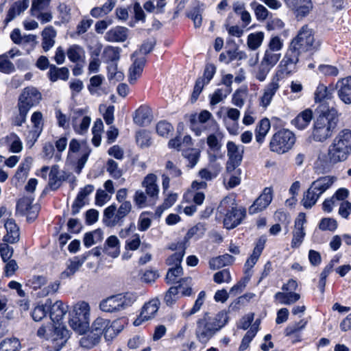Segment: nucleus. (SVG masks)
Here are the masks:
<instances>
[{"mask_svg":"<svg viewBox=\"0 0 351 351\" xmlns=\"http://www.w3.org/2000/svg\"><path fill=\"white\" fill-rule=\"evenodd\" d=\"M229 322V316L226 311H221L214 316L208 313L196 321L195 337L202 344H206L219 331Z\"/></svg>","mask_w":351,"mask_h":351,"instance_id":"obj_1","label":"nucleus"},{"mask_svg":"<svg viewBox=\"0 0 351 351\" xmlns=\"http://www.w3.org/2000/svg\"><path fill=\"white\" fill-rule=\"evenodd\" d=\"M338 123L339 116L336 109L332 108L322 112L314 122L313 139L316 142H324L332 136Z\"/></svg>","mask_w":351,"mask_h":351,"instance_id":"obj_2","label":"nucleus"},{"mask_svg":"<svg viewBox=\"0 0 351 351\" xmlns=\"http://www.w3.org/2000/svg\"><path fill=\"white\" fill-rule=\"evenodd\" d=\"M351 154V130L343 129L335 137L328 149L330 164L345 161Z\"/></svg>","mask_w":351,"mask_h":351,"instance_id":"obj_3","label":"nucleus"},{"mask_svg":"<svg viewBox=\"0 0 351 351\" xmlns=\"http://www.w3.org/2000/svg\"><path fill=\"white\" fill-rule=\"evenodd\" d=\"M337 178L334 176H326L319 177L313 181L310 187L304 193L301 201L306 209L311 208L317 202L319 197L331 187Z\"/></svg>","mask_w":351,"mask_h":351,"instance_id":"obj_4","label":"nucleus"},{"mask_svg":"<svg viewBox=\"0 0 351 351\" xmlns=\"http://www.w3.org/2000/svg\"><path fill=\"white\" fill-rule=\"evenodd\" d=\"M136 296L133 293H119L109 296L99 302V309L106 313H118L132 306Z\"/></svg>","mask_w":351,"mask_h":351,"instance_id":"obj_5","label":"nucleus"},{"mask_svg":"<svg viewBox=\"0 0 351 351\" xmlns=\"http://www.w3.org/2000/svg\"><path fill=\"white\" fill-rule=\"evenodd\" d=\"M320 46V41L315 38L313 29L307 25L303 26L297 36L292 40L290 47L299 53L306 51H317Z\"/></svg>","mask_w":351,"mask_h":351,"instance_id":"obj_6","label":"nucleus"},{"mask_svg":"<svg viewBox=\"0 0 351 351\" xmlns=\"http://www.w3.org/2000/svg\"><path fill=\"white\" fill-rule=\"evenodd\" d=\"M131 210L132 204L130 201L122 202L118 208L113 204L104 209L103 222L108 227L121 226L124 218L130 213Z\"/></svg>","mask_w":351,"mask_h":351,"instance_id":"obj_7","label":"nucleus"},{"mask_svg":"<svg viewBox=\"0 0 351 351\" xmlns=\"http://www.w3.org/2000/svg\"><path fill=\"white\" fill-rule=\"evenodd\" d=\"M218 211L224 215L223 226L231 230L239 226L245 217V210L230 206L226 199H223L218 206Z\"/></svg>","mask_w":351,"mask_h":351,"instance_id":"obj_8","label":"nucleus"},{"mask_svg":"<svg viewBox=\"0 0 351 351\" xmlns=\"http://www.w3.org/2000/svg\"><path fill=\"white\" fill-rule=\"evenodd\" d=\"M295 142V134L287 129H283L276 132L269 143L271 152L284 154L292 148Z\"/></svg>","mask_w":351,"mask_h":351,"instance_id":"obj_9","label":"nucleus"},{"mask_svg":"<svg viewBox=\"0 0 351 351\" xmlns=\"http://www.w3.org/2000/svg\"><path fill=\"white\" fill-rule=\"evenodd\" d=\"M300 55L299 52L289 46L285 57L280 62L276 76L284 77L285 75H289L294 72L299 61Z\"/></svg>","mask_w":351,"mask_h":351,"instance_id":"obj_10","label":"nucleus"},{"mask_svg":"<svg viewBox=\"0 0 351 351\" xmlns=\"http://www.w3.org/2000/svg\"><path fill=\"white\" fill-rule=\"evenodd\" d=\"M244 152V147L239 146L232 141L227 143L226 171L228 173L233 172L241 164Z\"/></svg>","mask_w":351,"mask_h":351,"instance_id":"obj_11","label":"nucleus"},{"mask_svg":"<svg viewBox=\"0 0 351 351\" xmlns=\"http://www.w3.org/2000/svg\"><path fill=\"white\" fill-rule=\"evenodd\" d=\"M42 99L40 92L35 87L25 88L19 97L18 107L29 110L31 108L38 105Z\"/></svg>","mask_w":351,"mask_h":351,"instance_id":"obj_12","label":"nucleus"},{"mask_svg":"<svg viewBox=\"0 0 351 351\" xmlns=\"http://www.w3.org/2000/svg\"><path fill=\"white\" fill-rule=\"evenodd\" d=\"M70 337L69 331L64 327H55L50 333L49 351H60Z\"/></svg>","mask_w":351,"mask_h":351,"instance_id":"obj_13","label":"nucleus"},{"mask_svg":"<svg viewBox=\"0 0 351 351\" xmlns=\"http://www.w3.org/2000/svg\"><path fill=\"white\" fill-rule=\"evenodd\" d=\"M273 198V190L271 187L264 189L263 193L249 208V213L252 215L266 208Z\"/></svg>","mask_w":351,"mask_h":351,"instance_id":"obj_14","label":"nucleus"},{"mask_svg":"<svg viewBox=\"0 0 351 351\" xmlns=\"http://www.w3.org/2000/svg\"><path fill=\"white\" fill-rule=\"evenodd\" d=\"M45 306L49 311V316L53 322H59L67 312V307H64L61 301H56L52 304L51 299H47Z\"/></svg>","mask_w":351,"mask_h":351,"instance_id":"obj_15","label":"nucleus"},{"mask_svg":"<svg viewBox=\"0 0 351 351\" xmlns=\"http://www.w3.org/2000/svg\"><path fill=\"white\" fill-rule=\"evenodd\" d=\"M284 1L288 8L295 10L298 16H306L313 8L311 0H284Z\"/></svg>","mask_w":351,"mask_h":351,"instance_id":"obj_16","label":"nucleus"},{"mask_svg":"<svg viewBox=\"0 0 351 351\" xmlns=\"http://www.w3.org/2000/svg\"><path fill=\"white\" fill-rule=\"evenodd\" d=\"M279 77L274 76L271 82H269L264 88L263 96L260 99V105L263 108H267L271 103L273 97L280 88Z\"/></svg>","mask_w":351,"mask_h":351,"instance_id":"obj_17","label":"nucleus"},{"mask_svg":"<svg viewBox=\"0 0 351 351\" xmlns=\"http://www.w3.org/2000/svg\"><path fill=\"white\" fill-rule=\"evenodd\" d=\"M156 181V176L154 173H149L145 177L142 182V186L145 188V192L149 200L155 201L158 197L159 189Z\"/></svg>","mask_w":351,"mask_h":351,"instance_id":"obj_18","label":"nucleus"},{"mask_svg":"<svg viewBox=\"0 0 351 351\" xmlns=\"http://www.w3.org/2000/svg\"><path fill=\"white\" fill-rule=\"evenodd\" d=\"M339 99L345 104H351V77L339 80L336 84Z\"/></svg>","mask_w":351,"mask_h":351,"instance_id":"obj_19","label":"nucleus"},{"mask_svg":"<svg viewBox=\"0 0 351 351\" xmlns=\"http://www.w3.org/2000/svg\"><path fill=\"white\" fill-rule=\"evenodd\" d=\"M145 63L146 58L145 56L136 58L134 60L129 69L128 81L131 84H134L137 79L141 76Z\"/></svg>","mask_w":351,"mask_h":351,"instance_id":"obj_20","label":"nucleus"},{"mask_svg":"<svg viewBox=\"0 0 351 351\" xmlns=\"http://www.w3.org/2000/svg\"><path fill=\"white\" fill-rule=\"evenodd\" d=\"M31 121L34 124V128L36 129L34 131H30L28 133L27 138H31V143L28 141V144L32 147L37 141L41 131L43 130V114L40 112H34L31 117Z\"/></svg>","mask_w":351,"mask_h":351,"instance_id":"obj_21","label":"nucleus"},{"mask_svg":"<svg viewBox=\"0 0 351 351\" xmlns=\"http://www.w3.org/2000/svg\"><path fill=\"white\" fill-rule=\"evenodd\" d=\"M5 228L7 234L3 237V241L11 244L16 243L19 241V228L12 219H8L5 223Z\"/></svg>","mask_w":351,"mask_h":351,"instance_id":"obj_22","label":"nucleus"},{"mask_svg":"<svg viewBox=\"0 0 351 351\" xmlns=\"http://www.w3.org/2000/svg\"><path fill=\"white\" fill-rule=\"evenodd\" d=\"M56 31L51 25L46 27L41 33L42 47L44 51H48L55 44Z\"/></svg>","mask_w":351,"mask_h":351,"instance_id":"obj_23","label":"nucleus"},{"mask_svg":"<svg viewBox=\"0 0 351 351\" xmlns=\"http://www.w3.org/2000/svg\"><path fill=\"white\" fill-rule=\"evenodd\" d=\"M128 28L117 26L106 32L105 39L109 42H124L128 38Z\"/></svg>","mask_w":351,"mask_h":351,"instance_id":"obj_24","label":"nucleus"},{"mask_svg":"<svg viewBox=\"0 0 351 351\" xmlns=\"http://www.w3.org/2000/svg\"><path fill=\"white\" fill-rule=\"evenodd\" d=\"M49 80L55 82L58 80L66 81L69 77V70L67 67H58L54 64L49 66L47 73Z\"/></svg>","mask_w":351,"mask_h":351,"instance_id":"obj_25","label":"nucleus"},{"mask_svg":"<svg viewBox=\"0 0 351 351\" xmlns=\"http://www.w3.org/2000/svg\"><path fill=\"white\" fill-rule=\"evenodd\" d=\"M313 119V111L310 108L305 109L291 121V123L299 130L306 128Z\"/></svg>","mask_w":351,"mask_h":351,"instance_id":"obj_26","label":"nucleus"},{"mask_svg":"<svg viewBox=\"0 0 351 351\" xmlns=\"http://www.w3.org/2000/svg\"><path fill=\"white\" fill-rule=\"evenodd\" d=\"M103 252L112 258L119 255V241L116 236H110L107 239L103 247Z\"/></svg>","mask_w":351,"mask_h":351,"instance_id":"obj_27","label":"nucleus"},{"mask_svg":"<svg viewBox=\"0 0 351 351\" xmlns=\"http://www.w3.org/2000/svg\"><path fill=\"white\" fill-rule=\"evenodd\" d=\"M86 261V256H83V254L74 256L73 258L69 259V263L67 265L66 270L62 273V276L69 277L73 276L80 269Z\"/></svg>","mask_w":351,"mask_h":351,"instance_id":"obj_28","label":"nucleus"},{"mask_svg":"<svg viewBox=\"0 0 351 351\" xmlns=\"http://www.w3.org/2000/svg\"><path fill=\"white\" fill-rule=\"evenodd\" d=\"M151 109L148 106H141L135 111L134 122L138 125H144L151 122Z\"/></svg>","mask_w":351,"mask_h":351,"instance_id":"obj_29","label":"nucleus"},{"mask_svg":"<svg viewBox=\"0 0 351 351\" xmlns=\"http://www.w3.org/2000/svg\"><path fill=\"white\" fill-rule=\"evenodd\" d=\"M63 180H64V178L61 174L58 165H53L49 174L48 185L49 188L53 191L57 190L61 186Z\"/></svg>","mask_w":351,"mask_h":351,"instance_id":"obj_30","label":"nucleus"},{"mask_svg":"<svg viewBox=\"0 0 351 351\" xmlns=\"http://www.w3.org/2000/svg\"><path fill=\"white\" fill-rule=\"evenodd\" d=\"M29 0L17 1L8 10L5 22L9 23L13 20L17 15L25 10L29 5Z\"/></svg>","mask_w":351,"mask_h":351,"instance_id":"obj_31","label":"nucleus"},{"mask_svg":"<svg viewBox=\"0 0 351 351\" xmlns=\"http://www.w3.org/2000/svg\"><path fill=\"white\" fill-rule=\"evenodd\" d=\"M90 307L87 302H82L75 305L73 310L69 313L71 318L89 321Z\"/></svg>","mask_w":351,"mask_h":351,"instance_id":"obj_32","label":"nucleus"},{"mask_svg":"<svg viewBox=\"0 0 351 351\" xmlns=\"http://www.w3.org/2000/svg\"><path fill=\"white\" fill-rule=\"evenodd\" d=\"M274 298L282 304L290 305L298 301L300 295L295 292H277L274 295Z\"/></svg>","mask_w":351,"mask_h":351,"instance_id":"obj_33","label":"nucleus"},{"mask_svg":"<svg viewBox=\"0 0 351 351\" xmlns=\"http://www.w3.org/2000/svg\"><path fill=\"white\" fill-rule=\"evenodd\" d=\"M234 257L228 254L213 258L209 261V267L211 269H217L226 265L231 264Z\"/></svg>","mask_w":351,"mask_h":351,"instance_id":"obj_34","label":"nucleus"},{"mask_svg":"<svg viewBox=\"0 0 351 351\" xmlns=\"http://www.w3.org/2000/svg\"><path fill=\"white\" fill-rule=\"evenodd\" d=\"M270 129V122L267 118L263 119L259 122L255 130L256 141L261 144L265 139V136Z\"/></svg>","mask_w":351,"mask_h":351,"instance_id":"obj_35","label":"nucleus"},{"mask_svg":"<svg viewBox=\"0 0 351 351\" xmlns=\"http://www.w3.org/2000/svg\"><path fill=\"white\" fill-rule=\"evenodd\" d=\"M121 49L108 46L106 47L103 52L102 58L106 63L117 62L120 59Z\"/></svg>","mask_w":351,"mask_h":351,"instance_id":"obj_36","label":"nucleus"},{"mask_svg":"<svg viewBox=\"0 0 351 351\" xmlns=\"http://www.w3.org/2000/svg\"><path fill=\"white\" fill-rule=\"evenodd\" d=\"M158 310V306L156 302L151 301L143 306L140 314V317L142 320L147 321L153 317Z\"/></svg>","mask_w":351,"mask_h":351,"instance_id":"obj_37","label":"nucleus"},{"mask_svg":"<svg viewBox=\"0 0 351 351\" xmlns=\"http://www.w3.org/2000/svg\"><path fill=\"white\" fill-rule=\"evenodd\" d=\"M68 58L70 61L77 63L84 60V51L78 45L71 46L66 52Z\"/></svg>","mask_w":351,"mask_h":351,"instance_id":"obj_38","label":"nucleus"},{"mask_svg":"<svg viewBox=\"0 0 351 351\" xmlns=\"http://www.w3.org/2000/svg\"><path fill=\"white\" fill-rule=\"evenodd\" d=\"M110 324V321L109 319L99 317L92 324L90 330L101 337Z\"/></svg>","mask_w":351,"mask_h":351,"instance_id":"obj_39","label":"nucleus"},{"mask_svg":"<svg viewBox=\"0 0 351 351\" xmlns=\"http://www.w3.org/2000/svg\"><path fill=\"white\" fill-rule=\"evenodd\" d=\"M334 88L324 86V84H319L315 93V102H320L324 99H329L331 98Z\"/></svg>","mask_w":351,"mask_h":351,"instance_id":"obj_40","label":"nucleus"},{"mask_svg":"<svg viewBox=\"0 0 351 351\" xmlns=\"http://www.w3.org/2000/svg\"><path fill=\"white\" fill-rule=\"evenodd\" d=\"M90 123V118L88 116H85L82 118L80 122L77 120V117H73L72 125L74 130L78 134H84L86 132L89 128Z\"/></svg>","mask_w":351,"mask_h":351,"instance_id":"obj_41","label":"nucleus"},{"mask_svg":"<svg viewBox=\"0 0 351 351\" xmlns=\"http://www.w3.org/2000/svg\"><path fill=\"white\" fill-rule=\"evenodd\" d=\"M120 324V320H115L111 324H109L104 333V338L106 341L112 340L123 330V327Z\"/></svg>","mask_w":351,"mask_h":351,"instance_id":"obj_42","label":"nucleus"},{"mask_svg":"<svg viewBox=\"0 0 351 351\" xmlns=\"http://www.w3.org/2000/svg\"><path fill=\"white\" fill-rule=\"evenodd\" d=\"M100 339L101 337L97 334L90 330L86 336L81 338L80 343L82 347L90 349L99 343Z\"/></svg>","mask_w":351,"mask_h":351,"instance_id":"obj_43","label":"nucleus"},{"mask_svg":"<svg viewBox=\"0 0 351 351\" xmlns=\"http://www.w3.org/2000/svg\"><path fill=\"white\" fill-rule=\"evenodd\" d=\"M206 297V293L204 291H202L199 293L197 298L196 299L193 307L188 311L182 313V317L188 318L189 317L197 313L204 302Z\"/></svg>","mask_w":351,"mask_h":351,"instance_id":"obj_44","label":"nucleus"},{"mask_svg":"<svg viewBox=\"0 0 351 351\" xmlns=\"http://www.w3.org/2000/svg\"><path fill=\"white\" fill-rule=\"evenodd\" d=\"M69 323L72 329L79 334L85 333L89 327V321L79 318H70Z\"/></svg>","mask_w":351,"mask_h":351,"instance_id":"obj_45","label":"nucleus"},{"mask_svg":"<svg viewBox=\"0 0 351 351\" xmlns=\"http://www.w3.org/2000/svg\"><path fill=\"white\" fill-rule=\"evenodd\" d=\"M182 154L189 162L186 166L189 168H193L199 160L200 152L196 149H189L184 150Z\"/></svg>","mask_w":351,"mask_h":351,"instance_id":"obj_46","label":"nucleus"},{"mask_svg":"<svg viewBox=\"0 0 351 351\" xmlns=\"http://www.w3.org/2000/svg\"><path fill=\"white\" fill-rule=\"evenodd\" d=\"M34 198L31 196L23 197L19 199L16 203V212L21 215H25L32 208Z\"/></svg>","mask_w":351,"mask_h":351,"instance_id":"obj_47","label":"nucleus"},{"mask_svg":"<svg viewBox=\"0 0 351 351\" xmlns=\"http://www.w3.org/2000/svg\"><path fill=\"white\" fill-rule=\"evenodd\" d=\"M263 38L264 33L262 32L249 34L247 37V45L249 48L252 50H256L262 44Z\"/></svg>","mask_w":351,"mask_h":351,"instance_id":"obj_48","label":"nucleus"},{"mask_svg":"<svg viewBox=\"0 0 351 351\" xmlns=\"http://www.w3.org/2000/svg\"><path fill=\"white\" fill-rule=\"evenodd\" d=\"M136 141L141 148L147 147L152 144V138L149 132L142 130L136 132Z\"/></svg>","mask_w":351,"mask_h":351,"instance_id":"obj_49","label":"nucleus"},{"mask_svg":"<svg viewBox=\"0 0 351 351\" xmlns=\"http://www.w3.org/2000/svg\"><path fill=\"white\" fill-rule=\"evenodd\" d=\"M206 230V225L202 223H198L195 226L190 228L187 233L185 235V240L189 241L193 237L197 236V238L199 239L202 237Z\"/></svg>","mask_w":351,"mask_h":351,"instance_id":"obj_50","label":"nucleus"},{"mask_svg":"<svg viewBox=\"0 0 351 351\" xmlns=\"http://www.w3.org/2000/svg\"><path fill=\"white\" fill-rule=\"evenodd\" d=\"M19 345L16 338L5 339L0 343V351H17Z\"/></svg>","mask_w":351,"mask_h":351,"instance_id":"obj_51","label":"nucleus"},{"mask_svg":"<svg viewBox=\"0 0 351 351\" xmlns=\"http://www.w3.org/2000/svg\"><path fill=\"white\" fill-rule=\"evenodd\" d=\"M107 71L108 79L110 81L113 80L120 81L123 78V73L117 71V62L108 63Z\"/></svg>","mask_w":351,"mask_h":351,"instance_id":"obj_52","label":"nucleus"},{"mask_svg":"<svg viewBox=\"0 0 351 351\" xmlns=\"http://www.w3.org/2000/svg\"><path fill=\"white\" fill-rule=\"evenodd\" d=\"M15 71L14 64L8 60L7 54L0 56V72L10 74Z\"/></svg>","mask_w":351,"mask_h":351,"instance_id":"obj_53","label":"nucleus"},{"mask_svg":"<svg viewBox=\"0 0 351 351\" xmlns=\"http://www.w3.org/2000/svg\"><path fill=\"white\" fill-rule=\"evenodd\" d=\"M280 58V53H276L274 51L266 50L261 62L272 68L278 62Z\"/></svg>","mask_w":351,"mask_h":351,"instance_id":"obj_54","label":"nucleus"},{"mask_svg":"<svg viewBox=\"0 0 351 351\" xmlns=\"http://www.w3.org/2000/svg\"><path fill=\"white\" fill-rule=\"evenodd\" d=\"M106 170L110 176L114 179H119L122 176V171L119 168L118 163L112 159H109L107 161Z\"/></svg>","mask_w":351,"mask_h":351,"instance_id":"obj_55","label":"nucleus"},{"mask_svg":"<svg viewBox=\"0 0 351 351\" xmlns=\"http://www.w3.org/2000/svg\"><path fill=\"white\" fill-rule=\"evenodd\" d=\"M337 228V222L333 218L324 217L319 223V228L322 231H335Z\"/></svg>","mask_w":351,"mask_h":351,"instance_id":"obj_56","label":"nucleus"},{"mask_svg":"<svg viewBox=\"0 0 351 351\" xmlns=\"http://www.w3.org/2000/svg\"><path fill=\"white\" fill-rule=\"evenodd\" d=\"M183 274V269L181 266L172 267L169 269L167 274L166 275V282L167 284L175 283L177 281V277L182 276Z\"/></svg>","mask_w":351,"mask_h":351,"instance_id":"obj_57","label":"nucleus"},{"mask_svg":"<svg viewBox=\"0 0 351 351\" xmlns=\"http://www.w3.org/2000/svg\"><path fill=\"white\" fill-rule=\"evenodd\" d=\"M232 91V88L223 90L217 88L211 96L210 105L215 106L226 98Z\"/></svg>","mask_w":351,"mask_h":351,"instance_id":"obj_58","label":"nucleus"},{"mask_svg":"<svg viewBox=\"0 0 351 351\" xmlns=\"http://www.w3.org/2000/svg\"><path fill=\"white\" fill-rule=\"evenodd\" d=\"M208 84V83L205 82V79L203 77H198L195 82L193 91L191 95V102L194 103L198 99L200 93H202L205 85Z\"/></svg>","mask_w":351,"mask_h":351,"instance_id":"obj_59","label":"nucleus"},{"mask_svg":"<svg viewBox=\"0 0 351 351\" xmlns=\"http://www.w3.org/2000/svg\"><path fill=\"white\" fill-rule=\"evenodd\" d=\"M50 1L51 0H33L30 9L32 15H35L39 12L47 10Z\"/></svg>","mask_w":351,"mask_h":351,"instance_id":"obj_60","label":"nucleus"},{"mask_svg":"<svg viewBox=\"0 0 351 351\" xmlns=\"http://www.w3.org/2000/svg\"><path fill=\"white\" fill-rule=\"evenodd\" d=\"M213 280L217 284L230 282L231 281V275L229 270L224 269L216 272L213 276Z\"/></svg>","mask_w":351,"mask_h":351,"instance_id":"obj_61","label":"nucleus"},{"mask_svg":"<svg viewBox=\"0 0 351 351\" xmlns=\"http://www.w3.org/2000/svg\"><path fill=\"white\" fill-rule=\"evenodd\" d=\"M8 243L3 242L0 244V255L4 263L10 260L14 253L13 247L10 246Z\"/></svg>","mask_w":351,"mask_h":351,"instance_id":"obj_62","label":"nucleus"},{"mask_svg":"<svg viewBox=\"0 0 351 351\" xmlns=\"http://www.w3.org/2000/svg\"><path fill=\"white\" fill-rule=\"evenodd\" d=\"M246 95V90L241 88L237 89L232 95V104L239 108H242L244 105V99Z\"/></svg>","mask_w":351,"mask_h":351,"instance_id":"obj_63","label":"nucleus"},{"mask_svg":"<svg viewBox=\"0 0 351 351\" xmlns=\"http://www.w3.org/2000/svg\"><path fill=\"white\" fill-rule=\"evenodd\" d=\"M173 130L171 124L166 121H160L156 125V132L161 136H167Z\"/></svg>","mask_w":351,"mask_h":351,"instance_id":"obj_64","label":"nucleus"}]
</instances>
